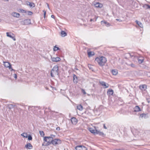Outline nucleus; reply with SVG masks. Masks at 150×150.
<instances>
[{"label":"nucleus","mask_w":150,"mask_h":150,"mask_svg":"<svg viewBox=\"0 0 150 150\" xmlns=\"http://www.w3.org/2000/svg\"><path fill=\"white\" fill-rule=\"evenodd\" d=\"M95 61L100 66H103L105 65L107 61L106 58L103 56L100 57H96L95 59Z\"/></svg>","instance_id":"f257e3e1"},{"label":"nucleus","mask_w":150,"mask_h":150,"mask_svg":"<svg viewBox=\"0 0 150 150\" xmlns=\"http://www.w3.org/2000/svg\"><path fill=\"white\" fill-rule=\"evenodd\" d=\"M88 54L89 57H91L95 55V53L93 52L88 51Z\"/></svg>","instance_id":"aec40b11"},{"label":"nucleus","mask_w":150,"mask_h":150,"mask_svg":"<svg viewBox=\"0 0 150 150\" xmlns=\"http://www.w3.org/2000/svg\"><path fill=\"white\" fill-rule=\"evenodd\" d=\"M126 64L129 66H130L132 67H135V65L134 64H133V63H131L130 64H129L127 63H126Z\"/></svg>","instance_id":"473e14b6"},{"label":"nucleus","mask_w":150,"mask_h":150,"mask_svg":"<svg viewBox=\"0 0 150 150\" xmlns=\"http://www.w3.org/2000/svg\"><path fill=\"white\" fill-rule=\"evenodd\" d=\"M95 5L96 7L101 8L102 6V4H100L99 3H96V4H95Z\"/></svg>","instance_id":"a878e982"},{"label":"nucleus","mask_w":150,"mask_h":150,"mask_svg":"<svg viewBox=\"0 0 150 150\" xmlns=\"http://www.w3.org/2000/svg\"><path fill=\"white\" fill-rule=\"evenodd\" d=\"M49 137H51L52 139H53L55 137V136L53 134H51Z\"/></svg>","instance_id":"4c0bfd02"},{"label":"nucleus","mask_w":150,"mask_h":150,"mask_svg":"<svg viewBox=\"0 0 150 150\" xmlns=\"http://www.w3.org/2000/svg\"><path fill=\"white\" fill-rule=\"evenodd\" d=\"M1 19H0V22H1Z\"/></svg>","instance_id":"603ef678"},{"label":"nucleus","mask_w":150,"mask_h":150,"mask_svg":"<svg viewBox=\"0 0 150 150\" xmlns=\"http://www.w3.org/2000/svg\"><path fill=\"white\" fill-rule=\"evenodd\" d=\"M103 127H104V128H105V129H107V128L106 127L105 124H104L103 125Z\"/></svg>","instance_id":"de8ad7c7"},{"label":"nucleus","mask_w":150,"mask_h":150,"mask_svg":"<svg viewBox=\"0 0 150 150\" xmlns=\"http://www.w3.org/2000/svg\"><path fill=\"white\" fill-rule=\"evenodd\" d=\"M94 129H93L92 128H90L89 129V130L91 133L96 134V130H97V127H94Z\"/></svg>","instance_id":"9d476101"},{"label":"nucleus","mask_w":150,"mask_h":150,"mask_svg":"<svg viewBox=\"0 0 150 150\" xmlns=\"http://www.w3.org/2000/svg\"><path fill=\"white\" fill-rule=\"evenodd\" d=\"M73 82L75 83H77L78 81L77 77L75 74H74L73 76Z\"/></svg>","instance_id":"ddd939ff"},{"label":"nucleus","mask_w":150,"mask_h":150,"mask_svg":"<svg viewBox=\"0 0 150 150\" xmlns=\"http://www.w3.org/2000/svg\"><path fill=\"white\" fill-rule=\"evenodd\" d=\"M59 50L60 49L58 47H56V46H54V48H53V50L54 51H56Z\"/></svg>","instance_id":"2f4dec72"},{"label":"nucleus","mask_w":150,"mask_h":150,"mask_svg":"<svg viewBox=\"0 0 150 150\" xmlns=\"http://www.w3.org/2000/svg\"><path fill=\"white\" fill-rule=\"evenodd\" d=\"M33 14V13L30 11H28V15H31Z\"/></svg>","instance_id":"ea45409f"},{"label":"nucleus","mask_w":150,"mask_h":150,"mask_svg":"<svg viewBox=\"0 0 150 150\" xmlns=\"http://www.w3.org/2000/svg\"><path fill=\"white\" fill-rule=\"evenodd\" d=\"M51 59L53 62H58L61 60L60 58L58 57H51Z\"/></svg>","instance_id":"1a4fd4ad"},{"label":"nucleus","mask_w":150,"mask_h":150,"mask_svg":"<svg viewBox=\"0 0 150 150\" xmlns=\"http://www.w3.org/2000/svg\"><path fill=\"white\" fill-rule=\"evenodd\" d=\"M101 25H103L104 24L105 25L107 26V27H109L110 25V24L109 23L105 21H102L101 22Z\"/></svg>","instance_id":"4468645a"},{"label":"nucleus","mask_w":150,"mask_h":150,"mask_svg":"<svg viewBox=\"0 0 150 150\" xmlns=\"http://www.w3.org/2000/svg\"><path fill=\"white\" fill-rule=\"evenodd\" d=\"M60 34L62 37H64L67 35V33L64 31H62Z\"/></svg>","instance_id":"4be33fe9"},{"label":"nucleus","mask_w":150,"mask_h":150,"mask_svg":"<svg viewBox=\"0 0 150 150\" xmlns=\"http://www.w3.org/2000/svg\"><path fill=\"white\" fill-rule=\"evenodd\" d=\"M143 8L145 9H150V5L145 4L143 6Z\"/></svg>","instance_id":"412c9836"},{"label":"nucleus","mask_w":150,"mask_h":150,"mask_svg":"<svg viewBox=\"0 0 150 150\" xmlns=\"http://www.w3.org/2000/svg\"><path fill=\"white\" fill-rule=\"evenodd\" d=\"M43 12H44V18H45V17L46 12V11H45L44 10L43 11Z\"/></svg>","instance_id":"c03bdc74"},{"label":"nucleus","mask_w":150,"mask_h":150,"mask_svg":"<svg viewBox=\"0 0 150 150\" xmlns=\"http://www.w3.org/2000/svg\"><path fill=\"white\" fill-rule=\"evenodd\" d=\"M6 35L7 37H9L10 38L12 39L14 41H15L16 39L15 38V36H13L11 35H14L13 34L11 33H9L8 32H7L6 33Z\"/></svg>","instance_id":"6e6552de"},{"label":"nucleus","mask_w":150,"mask_h":150,"mask_svg":"<svg viewBox=\"0 0 150 150\" xmlns=\"http://www.w3.org/2000/svg\"><path fill=\"white\" fill-rule=\"evenodd\" d=\"M29 6L30 7H34L35 6V5L34 3L30 2V3H29Z\"/></svg>","instance_id":"c85d7f7f"},{"label":"nucleus","mask_w":150,"mask_h":150,"mask_svg":"<svg viewBox=\"0 0 150 150\" xmlns=\"http://www.w3.org/2000/svg\"><path fill=\"white\" fill-rule=\"evenodd\" d=\"M30 23V20L29 19L21 21V24L22 25H28Z\"/></svg>","instance_id":"0eeeda50"},{"label":"nucleus","mask_w":150,"mask_h":150,"mask_svg":"<svg viewBox=\"0 0 150 150\" xmlns=\"http://www.w3.org/2000/svg\"><path fill=\"white\" fill-rule=\"evenodd\" d=\"M19 12L21 13H26V11L25 10L21 9H19Z\"/></svg>","instance_id":"e433bc0d"},{"label":"nucleus","mask_w":150,"mask_h":150,"mask_svg":"<svg viewBox=\"0 0 150 150\" xmlns=\"http://www.w3.org/2000/svg\"><path fill=\"white\" fill-rule=\"evenodd\" d=\"M112 72L113 75H116L117 74V70L116 69L112 70Z\"/></svg>","instance_id":"393cba45"},{"label":"nucleus","mask_w":150,"mask_h":150,"mask_svg":"<svg viewBox=\"0 0 150 150\" xmlns=\"http://www.w3.org/2000/svg\"><path fill=\"white\" fill-rule=\"evenodd\" d=\"M95 18H96V20L95 21H94V19H90V21L91 22L92 21H96V20H97V18L96 17V16H95Z\"/></svg>","instance_id":"58836bf2"},{"label":"nucleus","mask_w":150,"mask_h":150,"mask_svg":"<svg viewBox=\"0 0 150 150\" xmlns=\"http://www.w3.org/2000/svg\"><path fill=\"white\" fill-rule=\"evenodd\" d=\"M14 78L15 79H16L17 78V76L16 74H14Z\"/></svg>","instance_id":"37998d69"},{"label":"nucleus","mask_w":150,"mask_h":150,"mask_svg":"<svg viewBox=\"0 0 150 150\" xmlns=\"http://www.w3.org/2000/svg\"><path fill=\"white\" fill-rule=\"evenodd\" d=\"M44 143L45 146H48L51 144L52 139L49 137H45L44 138Z\"/></svg>","instance_id":"f03ea898"},{"label":"nucleus","mask_w":150,"mask_h":150,"mask_svg":"<svg viewBox=\"0 0 150 150\" xmlns=\"http://www.w3.org/2000/svg\"><path fill=\"white\" fill-rule=\"evenodd\" d=\"M71 121L73 125H76L77 122V120L76 118L74 117L71 118Z\"/></svg>","instance_id":"f8f14e48"},{"label":"nucleus","mask_w":150,"mask_h":150,"mask_svg":"<svg viewBox=\"0 0 150 150\" xmlns=\"http://www.w3.org/2000/svg\"><path fill=\"white\" fill-rule=\"evenodd\" d=\"M15 105H13V104H9L8 105V108L10 109H11L15 107Z\"/></svg>","instance_id":"cd10ccee"},{"label":"nucleus","mask_w":150,"mask_h":150,"mask_svg":"<svg viewBox=\"0 0 150 150\" xmlns=\"http://www.w3.org/2000/svg\"><path fill=\"white\" fill-rule=\"evenodd\" d=\"M77 108L80 110H83V107L81 105H80L77 106Z\"/></svg>","instance_id":"bb28decb"},{"label":"nucleus","mask_w":150,"mask_h":150,"mask_svg":"<svg viewBox=\"0 0 150 150\" xmlns=\"http://www.w3.org/2000/svg\"><path fill=\"white\" fill-rule=\"evenodd\" d=\"M136 22L137 23V24L141 28H143V24H142L140 22L137 21H136Z\"/></svg>","instance_id":"5701e85b"},{"label":"nucleus","mask_w":150,"mask_h":150,"mask_svg":"<svg viewBox=\"0 0 150 150\" xmlns=\"http://www.w3.org/2000/svg\"><path fill=\"white\" fill-rule=\"evenodd\" d=\"M28 139L29 140H32V137L29 134L28 136Z\"/></svg>","instance_id":"f704fd0d"},{"label":"nucleus","mask_w":150,"mask_h":150,"mask_svg":"<svg viewBox=\"0 0 150 150\" xmlns=\"http://www.w3.org/2000/svg\"><path fill=\"white\" fill-rule=\"evenodd\" d=\"M14 17L19 18L20 16L19 13L15 12H13L11 14Z\"/></svg>","instance_id":"f3484780"},{"label":"nucleus","mask_w":150,"mask_h":150,"mask_svg":"<svg viewBox=\"0 0 150 150\" xmlns=\"http://www.w3.org/2000/svg\"><path fill=\"white\" fill-rule=\"evenodd\" d=\"M56 129L57 130V131H59L60 129V127H57Z\"/></svg>","instance_id":"49530a36"},{"label":"nucleus","mask_w":150,"mask_h":150,"mask_svg":"<svg viewBox=\"0 0 150 150\" xmlns=\"http://www.w3.org/2000/svg\"><path fill=\"white\" fill-rule=\"evenodd\" d=\"M82 92L84 94H86V93L85 92V90L83 89H82Z\"/></svg>","instance_id":"a19ab883"},{"label":"nucleus","mask_w":150,"mask_h":150,"mask_svg":"<svg viewBox=\"0 0 150 150\" xmlns=\"http://www.w3.org/2000/svg\"><path fill=\"white\" fill-rule=\"evenodd\" d=\"M96 134H98L99 135L102 136H103L104 135V134L103 132H100L98 130H96Z\"/></svg>","instance_id":"6ab92c4d"},{"label":"nucleus","mask_w":150,"mask_h":150,"mask_svg":"<svg viewBox=\"0 0 150 150\" xmlns=\"http://www.w3.org/2000/svg\"><path fill=\"white\" fill-rule=\"evenodd\" d=\"M58 67L57 65L54 66L51 71V76L52 77L54 76V75L58 74Z\"/></svg>","instance_id":"7ed1b4c3"},{"label":"nucleus","mask_w":150,"mask_h":150,"mask_svg":"<svg viewBox=\"0 0 150 150\" xmlns=\"http://www.w3.org/2000/svg\"><path fill=\"white\" fill-rule=\"evenodd\" d=\"M99 83L104 88H107L108 87L109 85L108 83H106L105 82L103 81L99 82Z\"/></svg>","instance_id":"423d86ee"},{"label":"nucleus","mask_w":150,"mask_h":150,"mask_svg":"<svg viewBox=\"0 0 150 150\" xmlns=\"http://www.w3.org/2000/svg\"><path fill=\"white\" fill-rule=\"evenodd\" d=\"M138 60L139 63L140 64L142 63L143 62V59H139L138 58Z\"/></svg>","instance_id":"c9c22d12"},{"label":"nucleus","mask_w":150,"mask_h":150,"mask_svg":"<svg viewBox=\"0 0 150 150\" xmlns=\"http://www.w3.org/2000/svg\"><path fill=\"white\" fill-rule=\"evenodd\" d=\"M47 4V6L48 7V8H49V4Z\"/></svg>","instance_id":"3c124183"},{"label":"nucleus","mask_w":150,"mask_h":150,"mask_svg":"<svg viewBox=\"0 0 150 150\" xmlns=\"http://www.w3.org/2000/svg\"><path fill=\"white\" fill-rule=\"evenodd\" d=\"M25 147L28 149H31L33 148V146L30 144L29 143L25 145Z\"/></svg>","instance_id":"dca6fc26"},{"label":"nucleus","mask_w":150,"mask_h":150,"mask_svg":"<svg viewBox=\"0 0 150 150\" xmlns=\"http://www.w3.org/2000/svg\"><path fill=\"white\" fill-rule=\"evenodd\" d=\"M4 65L5 66V67H6L7 68H9V69H12L11 68V64H10L9 62H4Z\"/></svg>","instance_id":"9b49d317"},{"label":"nucleus","mask_w":150,"mask_h":150,"mask_svg":"<svg viewBox=\"0 0 150 150\" xmlns=\"http://www.w3.org/2000/svg\"><path fill=\"white\" fill-rule=\"evenodd\" d=\"M146 116V115L145 114L143 113L142 114H141L140 115V117H141V118H142L144 117V118H145Z\"/></svg>","instance_id":"c756f323"},{"label":"nucleus","mask_w":150,"mask_h":150,"mask_svg":"<svg viewBox=\"0 0 150 150\" xmlns=\"http://www.w3.org/2000/svg\"><path fill=\"white\" fill-rule=\"evenodd\" d=\"M146 100L148 103H149L150 102V98H147Z\"/></svg>","instance_id":"79ce46f5"},{"label":"nucleus","mask_w":150,"mask_h":150,"mask_svg":"<svg viewBox=\"0 0 150 150\" xmlns=\"http://www.w3.org/2000/svg\"><path fill=\"white\" fill-rule=\"evenodd\" d=\"M21 135L25 138H27L28 137V134L26 133H24L21 134Z\"/></svg>","instance_id":"7c9ffc66"},{"label":"nucleus","mask_w":150,"mask_h":150,"mask_svg":"<svg viewBox=\"0 0 150 150\" xmlns=\"http://www.w3.org/2000/svg\"><path fill=\"white\" fill-rule=\"evenodd\" d=\"M51 17L52 18H54V15H52L51 16Z\"/></svg>","instance_id":"8fccbe9b"},{"label":"nucleus","mask_w":150,"mask_h":150,"mask_svg":"<svg viewBox=\"0 0 150 150\" xmlns=\"http://www.w3.org/2000/svg\"><path fill=\"white\" fill-rule=\"evenodd\" d=\"M87 148L82 145H79L76 146L75 150H87Z\"/></svg>","instance_id":"39448f33"},{"label":"nucleus","mask_w":150,"mask_h":150,"mask_svg":"<svg viewBox=\"0 0 150 150\" xmlns=\"http://www.w3.org/2000/svg\"><path fill=\"white\" fill-rule=\"evenodd\" d=\"M116 20L117 21H118L120 22H121L122 21V20H121L120 19H116Z\"/></svg>","instance_id":"a18cd8bd"},{"label":"nucleus","mask_w":150,"mask_h":150,"mask_svg":"<svg viewBox=\"0 0 150 150\" xmlns=\"http://www.w3.org/2000/svg\"><path fill=\"white\" fill-rule=\"evenodd\" d=\"M30 2H28V1L26 2V4L27 5H28L29 6V3H30Z\"/></svg>","instance_id":"09e8293b"},{"label":"nucleus","mask_w":150,"mask_h":150,"mask_svg":"<svg viewBox=\"0 0 150 150\" xmlns=\"http://www.w3.org/2000/svg\"><path fill=\"white\" fill-rule=\"evenodd\" d=\"M107 93L108 94L112 95L113 93V90L111 89H109Z\"/></svg>","instance_id":"b1692460"},{"label":"nucleus","mask_w":150,"mask_h":150,"mask_svg":"<svg viewBox=\"0 0 150 150\" xmlns=\"http://www.w3.org/2000/svg\"><path fill=\"white\" fill-rule=\"evenodd\" d=\"M39 133L42 137H43L45 135L44 132L43 131H39Z\"/></svg>","instance_id":"72a5a7b5"},{"label":"nucleus","mask_w":150,"mask_h":150,"mask_svg":"<svg viewBox=\"0 0 150 150\" xmlns=\"http://www.w3.org/2000/svg\"><path fill=\"white\" fill-rule=\"evenodd\" d=\"M61 143V141L59 139H52L51 144L55 145L56 144H60Z\"/></svg>","instance_id":"20e7f679"},{"label":"nucleus","mask_w":150,"mask_h":150,"mask_svg":"<svg viewBox=\"0 0 150 150\" xmlns=\"http://www.w3.org/2000/svg\"><path fill=\"white\" fill-rule=\"evenodd\" d=\"M141 111V109L138 106H136L134 108V112H139Z\"/></svg>","instance_id":"a211bd4d"},{"label":"nucleus","mask_w":150,"mask_h":150,"mask_svg":"<svg viewBox=\"0 0 150 150\" xmlns=\"http://www.w3.org/2000/svg\"><path fill=\"white\" fill-rule=\"evenodd\" d=\"M139 88L142 91H145L147 88V86L146 85H142L139 86Z\"/></svg>","instance_id":"2eb2a0df"},{"label":"nucleus","mask_w":150,"mask_h":150,"mask_svg":"<svg viewBox=\"0 0 150 150\" xmlns=\"http://www.w3.org/2000/svg\"><path fill=\"white\" fill-rule=\"evenodd\" d=\"M13 70V69H11V71H12V70Z\"/></svg>","instance_id":"864d4df0"}]
</instances>
